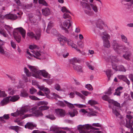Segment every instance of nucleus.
I'll list each match as a JSON object with an SVG mask.
<instances>
[{
	"label": "nucleus",
	"mask_w": 133,
	"mask_h": 133,
	"mask_svg": "<svg viewBox=\"0 0 133 133\" xmlns=\"http://www.w3.org/2000/svg\"><path fill=\"white\" fill-rule=\"evenodd\" d=\"M123 89V88L122 87H118L117 89H116V91L114 94V95L120 96L122 92L121 91Z\"/></svg>",
	"instance_id": "obj_22"
},
{
	"label": "nucleus",
	"mask_w": 133,
	"mask_h": 133,
	"mask_svg": "<svg viewBox=\"0 0 133 133\" xmlns=\"http://www.w3.org/2000/svg\"><path fill=\"white\" fill-rule=\"evenodd\" d=\"M6 96L7 95L5 93L4 91L0 90V97H4Z\"/></svg>",
	"instance_id": "obj_43"
},
{
	"label": "nucleus",
	"mask_w": 133,
	"mask_h": 133,
	"mask_svg": "<svg viewBox=\"0 0 133 133\" xmlns=\"http://www.w3.org/2000/svg\"><path fill=\"white\" fill-rule=\"evenodd\" d=\"M32 3L28 4L25 5V8L27 9H30L32 7Z\"/></svg>",
	"instance_id": "obj_63"
},
{
	"label": "nucleus",
	"mask_w": 133,
	"mask_h": 133,
	"mask_svg": "<svg viewBox=\"0 0 133 133\" xmlns=\"http://www.w3.org/2000/svg\"><path fill=\"white\" fill-rule=\"evenodd\" d=\"M61 11L63 12H66V13L68 12L71 14V12H70V11L69 10H67L65 6L62 7Z\"/></svg>",
	"instance_id": "obj_46"
},
{
	"label": "nucleus",
	"mask_w": 133,
	"mask_h": 133,
	"mask_svg": "<svg viewBox=\"0 0 133 133\" xmlns=\"http://www.w3.org/2000/svg\"><path fill=\"white\" fill-rule=\"evenodd\" d=\"M10 97L9 100L13 102H15L17 101L19 98V95H15L12 96V97Z\"/></svg>",
	"instance_id": "obj_27"
},
{
	"label": "nucleus",
	"mask_w": 133,
	"mask_h": 133,
	"mask_svg": "<svg viewBox=\"0 0 133 133\" xmlns=\"http://www.w3.org/2000/svg\"><path fill=\"white\" fill-rule=\"evenodd\" d=\"M90 5L92 10L95 12L97 13L98 12V9L96 5H94L92 4H90Z\"/></svg>",
	"instance_id": "obj_34"
},
{
	"label": "nucleus",
	"mask_w": 133,
	"mask_h": 133,
	"mask_svg": "<svg viewBox=\"0 0 133 133\" xmlns=\"http://www.w3.org/2000/svg\"><path fill=\"white\" fill-rule=\"evenodd\" d=\"M5 18L11 20H15L17 18V16L16 15L13 14H6L5 15Z\"/></svg>",
	"instance_id": "obj_16"
},
{
	"label": "nucleus",
	"mask_w": 133,
	"mask_h": 133,
	"mask_svg": "<svg viewBox=\"0 0 133 133\" xmlns=\"http://www.w3.org/2000/svg\"><path fill=\"white\" fill-rule=\"evenodd\" d=\"M78 113V112L76 109H74L72 111H69L68 112V114L70 115L71 117H73L77 115Z\"/></svg>",
	"instance_id": "obj_28"
},
{
	"label": "nucleus",
	"mask_w": 133,
	"mask_h": 133,
	"mask_svg": "<svg viewBox=\"0 0 133 133\" xmlns=\"http://www.w3.org/2000/svg\"><path fill=\"white\" fill-rule=\"evenodd\" d=\"M63 17L64 19H66L67 18H71V16L66 12L65 13L63 14Z\"/></svg>",
	"instance_id": "obj_48"
},
{
	"label": "nucleus",
	"mask_w": 133,
	"mask_h": 133,
	"mask_svg": "<svg viewBox=\"0 0 133 133\" xmlns=\"http://www.w3.org/2000/svg\"><path fill=\"white\" fill-rule=\"evenodd\" d=\"M42 11L43 14L45 16H48L50 14V11L49 9L48 8L42 9Z\"/></svg>",
	"instance_id": "obj_21"
},
{
	"label": "nucleus",
	"mask_w": 133,
	"mask_h": 133,
	"mask_svg": "<svg viewBox=\"0 0 133 133\" xmlns=\"http://www.w3.org/2000/svg\"><path fill=\"white\" fill-rule=\"evenodd\" d=\"M58 128L55 127H52L50 128V130L52 131H56V132L57 131H58Z\"/></svg>",
	"instance_id": "obj_55"
},
{
	"label": "nucleus",
	"mask_w": 133,
	"mask_h": 133,
	"mask_svg": "<svg viewBox=\"0 0 133 133\" xmlns=\"http://www.w3.org/2000/svg\"><path fill=\"white\" fill-rule=\"evenodd\" d=\"M32 52L33 53L35 54L36 56H41V54L38 52H36L34 51H32Z\"/></svg>",
	"instance_id": "obj_62"
},
{
	"label": "nucleus",
	"mask_w": 133,
	"mask_h": 133,
	"mask_svg": "<svg viewBox=\"0 0 133 133\" xmlns=\"http://www.w3.org/2000/svg\"><path fill=\"white\" fill-rule=\"evenodd\" d=\"M20 33L24 38L25 37V30L22 27H19L15 28L13 31V35L14 39L16 41L19 43L21 40V37L18 34Z\"/></svg>",
	"instance_id": "obj_2"
},
{
	"label": "nucleus",
	"mask_w": 133,
	"mask_h": 133,
	"mask_svg": "<svg viewBox=\"0 0 133 133\" xmlns=\"http://www.w3.org/2000/svg\"><path fill=\"white\" fill-rule=\"evenodd\" d=\"M102 24L103 25H105V23L104 21L101 19H99L96 22V25L97 27L99 28L100 29H103V27L102 25L99 24V23Z\"/></svg>",
	"instance_id": "obj_15"
},
{
	"label": "nucleus",
	"mask_w": 133,
	"mask_h": 133,
	"mask_svg": "<svg viewBox=\"0 0 133 133\" xmlns=\"http://www.w3.org/2000/svg\"><path fill=\"white\" fill-rule=\"evenodd\" d=\"M111 70H108L106 71V74L108 78V80L110 79L111 75Z\"/></svg>",
	"instance_id": "obj_38"
},
{
	"label": "nucleus",
	"mask_w": 133,
	"mask_h": 133,
	"mask_svg": "<svg viewBox=\"0 0 133 133\" xmlns=\"http://www.w3.org/2000/svg\"><path fill=\"white\" fill-rule=\"evenodd\" d=\"M78 129L79 130L80 133H103L101 131H96L93 132L92 130L89 129L98 130L97 128H95L89 124L84 125H79L77 127Z\"/></svg>",
	"instance_id": "obj_1"
},
{
	"label": "nucleus",
	"mask_w": 133,
	"mask_h": 133,
	"mask_svg": "<svg viewBox=\"0 0 133 133\" xmlns=\"http://www.w3.org/2000/svg\"><path fill=\"white\" fill-rule=\"evenodd\" d=\"M2 45H0V53L5 56L7 55V52L4 51L3 47L2 46Z\"/></svg>",
	"instance_id": "obj_33"
},
{
	"label": "nucleus",
	"mask_w": 133,
	"mask_h": 133,
	"mask_svg": "<svg viewBox=\"0 0 133 133\" xmlns=\"http://www.w3.org/2000/svg\"><path fill=\"white\" fill-rule=\"evenodd\" d=\"M37 109L32 112L33 115L37 117L43 116V114L42 113V111L39 109V110H37Z\"/></svg>",
	"instance_id": "obj_14"
},
{
	"label": "nucleus",
	"mask_w": 133,
	"mask_h": 133,
	"mask_svg": "<svg viewBox=\"0 0 133 133\" xmlns=\"http://www.w3.org/2000/svg\"><path fill=\"white\" fill-rule=\"evenodd\" d=\"M82 93L85 96H87L89 94H90V93L88 92L82 90L81 91Z\"/></svg>",
	"instance_id": "obj_59"
},
{
	"label": "nucleus",
	"mask_w": 133,
	"mask_h": 133,
	"mask_svg": "<svg viewBox=\"0 0 133 133\" xmlns=\"http://www.w3.org/2000/svg\"><path fill=\"white\" fill-rule=\"evenodd\" d=\"M131 55V52L129 51H127L125 52L124 54L123 55V57L125 59L129 60L130 59L129 57Z\"/></svg>",
	"instance_id": "obj_24"
},
{
	"label": "nucleus",
	"mask_w": 133,
	"mask_h": 133,
	"mask_svg": "<svg viewBox=\"0 0 133 133\" xmlns=\"http://www.w3.org/2000/svg\"><path fill=\"white\" fill-rule=\"evenodd\" d=\"M58 39L60 42L61 44L63 45L64 43L66 42V40L67 39L66 38L64 37H59L58 38Z\"/></svg>",
	"instance_id": "obj_19"
},
{
	"label": "nucleus",
	"mask_w": 133,
	"mask_h": 133,
	"mask_svg": "<svg viewBox=\"0 0 133 133\" xmlns=\"http://www.w3.org/2000/svg\"><path fill=\"white\" fill-rule=\"evenodd\" d=\"M103 36L102 37L103 39L104 47L109 48L110 46V43L108 39L109 38V35L107 33L104 32H103Z\"/></svg>",
	"instance_id": "obj_6"
},
{
	"label": "nucleus",
	"mask_w": 133,
	"mask_h": 133,
	"mask_svg": "<svg viewBox=\"0 0 133 133\" xmlns=\"http://www.w3.org/2000/svg\"><path fill=\"white\" fill-rule=\"evenodd\" d=\"M72 22L70 19H68L65 21L63 23V25H62L61 27L62 29L64 30L66 33H68V31L67 29L64 27L68 26L67 29H69L70 26L72 25Z\"/></svg>",
	"instance_id": "obj_10"
},
{
	"label": "nucleus",
	"mask_w": 133,
	"mask_h": 133,
	"mask_svg": "<svg viewBox=\"0 0 133 133\" xmlns=\"http://www.w3.org/2000/svg\"><path fill=\"white\" fill-rule=\"evenodd\" d=\"M73 68L74 69L76 70L78 72H82V67L81 66L75 65L73 66Z\"/></svg>",
	"instance_id": "obj_31"
},
{
	"label": "nucleus",
	"mask_w": 133,
	"mask_h": 133,
	"mask_svg": "<svg viewBox=\"0 0 133 133\" xmlns=\"http://www.w3.org/2000/svg\"><path fill=\"white\" fill-rule=\"evenodd\" d=\"M88 103L89 104H90L91 105L97 104V102L93 100H89Z\"/></svg>",
	"instance_id": "obj_49"
},
{
	"label": "nucleus",
	"mask_w": 133,
	"mask_h": 133,
	"mask_svg": "<svg viewBox=\"0 0 133 133\" xmlns=\"http://www.w3.org/2000/svg\"><path fill=\"white\" fill-rule=\"evenodd\" d=\"M35 35L32 32H30L27 34V35L31 38H34L36 40H39L41 35V30L39 29H38L35 31Z\"/></svg>",
	"instance_id": "obj_4"
},
{
	"label": "nucleus",
	"mask_w": 133,
	"mask_h": 133,
	"mask_svg": "<svg viewBox=\"0 0 133 133\" xmlns=\"http://www.w3.org/2000/svg\"><path fill=\"white\" fill-rule=\"evenodd\" d=\"M56 114L61 117H64L65 115V111L62 109H58L55 110Z\"/></svg>",
	"instance_id": "obj_13"
},
{
	"label": "nucleus",
	"mask_w": 133,
	"mask_h": 133,
	"mask_svg": "<svg viewBox=\"0 0 133 133\" xmlns=\"http://www.w3.org/2000/svg\"><path fill=\"white\" fill-rule=\"evenodd\" d=\"M10 44L11 47L14 49L16 48V44L15 42L13 40H11L10 41Z\"/></svg>",
	"instance_id": "obj_45"
},
{
	"label": "nucleus",
	"mask_w": 133,
	"mask_h": 133,
	"mask_svg": "<svg viewBox=\"0 0 133 133\" xmlns=\"http://www.w3.org/2000/svg\"><path fill=\"white\" fill-rule=\"evenodd\" d=\"M113 48L114 50L116 51L122 50L124 48L123 46L118 44L115 41H114L112 43Z\"/></svg>",
	"instance_id": "obj_12"
},
{
	"label": "nucleus",
	"mask_w": 133,
	"mask_h": 133,
	"mask_svg": "<svg viewBox=\"0 0 133 133\" xmlns=\"http://www.w3.org/2000/svg\"><path fill=\"white\" fill-rule=\"evenodd\" d=\"M53 24L51 22H49L48 23L47 29L46 30V32L48 33H49L48 31H49L50 30Z\"/></svg>",
	"instance_id": "obj_35"
},
{
	"label": "nucleus",
	"mask_w": 133,
	"mask_h": 133,
	"mask_svg": "<svg viewBox=\"0 0 133 133\" xmlns=\"http://www.w3.org/2000/svg\"><path fill=\"white\" fill-rule=\"evenodd\" d=\"M20 96L24 97H25V91L24 89L22 90L21 91Z\"/></svg>",
	"instance_id": "obj_60"
},
{
	"label": "nucleus",
	"mask_w": 133,
	"mask_h": 133,
	"mask_svg": "<svg viewBox=\"0 0 133 133\" xmlns=\"http://www.w3.org/2000/svg\"><path fill=\"white\" fill-rule=\"evenodd\" d=\"M39 78H41V75H42L43 77L45 78L46 77L48 76V73L45 70H40V72H39Z\"/></svg>",
	"instance_id": "obj_23"
},
{
	"label": "nucleus",
	"mask_w": 133,
	"mask_h": 133,
	"mask_svg": "<svg viewBox=\"0 0 133 133\" xmlns=\"http://www.w3.org/2000/svg\"><path fill=\"white\" fill-rule=\"evenodd\" d=\"M9 118V114H5L3 117H0V121L3 123L5 122V121L4 120L8 119Z\"/></svg>",
	"instance_id": "obj_26"
},
{
	"label": "nucleus",
	"mask_w": 133,
	"mask_h": 133,
	"mask_svg": "<svg viewBox=\"0 0 133 133\" xmlns=\"http://www.w3.org/2000/svg\"><path fill=\"white\" fill-rule=\"evenodd\" d=\"M29 48L31 50H33L35 49H37L38 50L39 49V48L35 45H30Z\"/></svg>",
	"instance_id": "obj_44"
},
{
	"label": "nucleus",
	"mask_w": 133,
	"mask_h": 133,
	"mask_svg": "<svg viewBox=\"0 0 133 133\" xmlns=\"http://www.w3.org/2000/svg\"><path fill=\"white\" fill-rule=\"evenodd\" d=\"M102 99L105 101H107L109 103H111L114 106L117 107H120V103H118L117 101H114L112 99H110L109 97L107 95H105L102 97Z\"/></svg>",
	"instance_id": "obj_9"
},
{
	"label": "nucleus",
	"mask_w": 133,
	"mask_h": 133,
	"mask_svg": "<svg viewBox=\"0 0 133 133\" xmlns=\"http://www.w3.org/2000/svg\"><path fill=\"white\" fill-rule=\"evenodd\" d=\"M28 66L32 72V76L36 78H39V74L40 72L38 69L35 66L28 65Z\"/></svg>",
	"instance_id": "obj_8"
},
{
	"label": "nucleus",
	"mask_w": 133,
	"mask_h": 133,
	"mask_svg": "<svg viewBox=\"0 0 133 133\" xmlns=\"http://www.w3.org/2000/svg\"><path fill=\"white\" fill-rule=\"evenodd\" d=\"M37 107L35 106L31 108L30 106H25V112L28 111L30 112H32L34 110L37 109Z\"/></svg>",
	"instance_id": "obj_20"
},
{
	"label": "nucleus",
	"mask_w": 133,
	"mask_h": 133,
	"mask_svg": "<svg viewBox=\"0 0 133 133\" xmlns=\"http://www.w3.org/2000/svg\"><path fill=\"white\" fill-rule=\"evenodd\" d=\"M118 71L123 72H125L126 71L124 67L122 65L119 66H118Z\"/></svg>",
	"instance_id": "obj_36"
},
{
	"label": "nucleus",
	"mask_w": 133,
	"mask_h": 133,
	"mask_svg": "<svg viewBox=\"0 0 133 133\" xmlns=\"http://www.w3.org/2000/svg\"><path fill=\"white\" fill-rule=\"evenodd\" d=\"M45 117L48 118L52 120L55 119L56 118L54 115H51L46 116Z\"/></svg>",
	"instance_id": "obj_47"
},
{
	"label": "nucleus",
	"mask_w": 133,
	"mask_h": 133,
	"mask_svg": "<svg viewBox=\"0 0 133 133\" xmlns=\"http://www.w3.org/2000/svg\"><path fill=\"white\" fill-rule=\"evenodd\" d=\"M37 91V90L34 88H32L30 89V92L31 94H33Z\"/></svg>",
	"instance_id": "obj_52"
},
{
	"label": "nucleus",
	"mask_w": 133,
	"mask_h": 133,
	"mask_svg": "<svg viewBox=\"0 0 133 133\" xmlns=\"http://www.w3.org/2000/svg\"><path fill=\"white\" fill-rule=\"evenodd\" d=\"M23 81H20L19 82V85L17 86V88H23L24 87L23 85L24 84L23 83Z\"/></svg>",
	"instance_id": "obj_53"
},
{
	"label": "nucleus",
	"mask_w": 133,
	"mask_h": 133,
	"mask_svg": "<svg viewBox=\"0 0 133 133\" xmlns=\"http://www.w3.org/2000/svg\"><path fill=\"white\" fill-rule=\"evenodd\" d=\"M36 125L35 124H34L32 123L28 122L25 124V128H27L28 129H32L34 127H36Z\"/></svg>",
	"instance_id": "obj_18"
},
{
	"label": "nucleus",
	"mask_w": 133,
	"mask_h": 133,
	"mask_svg": "<svg viewBox=\"0 0 133 133\" xmlns=\"http://www.w3.org/2000/svg\"><path fill=\"white\" fill-rule=\"evenodd\" d=\"M29 98L32 100L37 101V100H40V99L36 97L35 96L33 95H31L29 96Z\"/></svg>",
	"instance_id": "obj_41"
},
{
	"label": "nucleus",
	"mask_w": 133,
	"mask_h": 133,
	"mask_svg": "<svg viewBox=\"0 0 133 133\" xmlns=\"http://www.w3.org/2000/svg\"><path fill=\"white\" fill-rule=\"evenodd\" d=\"M64 102L66 104L67 106L69 108H73L74 107V105L70 103L67 101H66L64 100Z\"/></svg>",
	"instance_id": "obj_42"
},
{
	"label": "nucleus",
	"mask_w": 133,
	"mask_h": 133,
	"mask_svg": "<svg viewBox=\"0 0 133 133\" xmlns=\"http://www.w3.org/2000/svg\"><path fill=\"white\" fill-rule=\"evenodd\" d=\"M43 91L45 92V93L46 94H48L50 93V91L49 89L48 88H45L44 87Z\"/></svg>",
	"instance_id": "obj_58"
},
{
	"label": "nucleus",
	"mask_w": 133,
	"mask_h": 133,
	"mask_svg": "<svg viewBox=\"0 0 133 133\" xmlns=\"http://www.w3.org/2000/svg\"><path fill=\"white\" fill-rule=\"evenodd\" d=\"M126 117L128 119H126L125 127L130 130V132H126L125 133H133V128L132 125H133V119L132 117L130 115H127Z\"/></svg>",
	"instance_id": "obj_3"
},
{
	"label": "nucleus",
	"mask_w": 133,
	"mask_h": 133,
	"mask_svg": "<svg viewBox=\"0 0 133 133\" xmlns=\"http://www.w3.org/2000/svg\"><path fill=\"white\" fill-rule=\"evenodd\" d=\"M10 97H7L4 98L1 102V105L3 106L7 104L9 101Z\"/></svg>",
	"instance_id": "obj_25"
},
{
	"label": "nucleus",
	"mask_w": 133,
	"mask_h": 133,
	"mask_svg": "<svg viewBox=\"0 0 133 133\" xmlns=\"http://www.w3.org/2000/svg\"><path fill=\"white\" fill-rule=\"evenodd\" d=\"M29 50H27L26 51L27 54L29 55V56H27V57L29 59H31V57L33 56L34 57L36 58L37 59H39V58L38 57H37L36 56H35L31 54L29 52Z\"/></svg>",
	"instance_id": "obj_32"
},
{
	"label": "nucleus",
	"mask_w": 133,
	"mask_h": 133,
	"mask_svg": "<svg viewBox=\"0 0 133 133\" xmlns=\"http://www.w3.org/2000/svg\"><path fill=\"white\" fill-rule=\"evenodd\" d=\"M25 74L28 77H30L31 76V73L29 71V70L25 68Z\"/></svg>",
	"instance_id": "obj_56"
},
{
	"label": "nucleus",
	"mask_w": 133,
	"mask_h": 133,
	"mask_svg": "<svg viewBox=\"0 0 133 133\" xmlns=\"http://www.w3.org/2000/svg\"><path fill=\"white\" fill-rule=\"evenodd\" d=\"M14 1L19 6H21L22 3L19 0H14Z\"/></svg>",
	"instance_id": "obj_61"
},
{
	"label": "nucleus",
	"mask_w": 133,
	"mask_h": 133,
	"mask_svg": "<svg viewBox=\"0 0 133 133\" xmlns=\"http://www.w3.org/2000/svg\"><path fill=\"white\" fill-rule=\"evenodd\" d=\"M38 2L40 4H42L46 6H48V4L44 0H38Z\"/></svg>",
	"instance_id": "obj_40"
},
{
	"label": "nucleus",
	"mask_w": 133,
	"mask_h": 133,
	"mask_svg": "<svg viewBox=\"0 0 133 133\" xmlns=\"http://www.w3.org/2000/svg\"><path fill=\"white\" fill-rule=\"evenodd\" d=\"M81 5L82 6L85 12L87 15H92V11H91V8L89 5L87 3L81 1L80 2Z\"/></svg>",
	"instance_id": "obj_5"
},
{
	"label": "nucleus",
	"mask_w": 133,
	"mask_h": 133,
	"mask_svg": "<svg viewBox=\"0 0 133 133\" xmlns=\"http://www.w3.org/2000/svg\"><path fill=\"white\" fill-rule=\"evenodd\" d=\"M57 104L58 105L62 107H64L65 106L63 102L62 101H58Z\"/></svg>",
	"instance_id": "obj_51"
},
{
	"label": "nucleus",
	"mask_w": 133,
	"mask_h": 133,
	"mask_svg": "<svg viewBox=\"0 0 133 133\" xmlns=\"http://www.w3.org/2000/svg\"><path fill=\"white\" fill-rule=\"evenodd\" d=\"M0 34L2 35L5 37H8V35L4 30H2L0 29Z\"/></svg>",
	"instance_id": "obj_39"
},
{
	"label": "nucleus",
	"mask_w": 133,
	"mask_h": 133,
	"mask_svg": "<svg viewBox=\"0 0 133 133\" xmlns=\"http://www.w3.org/2000/svg\"><path fill=\"white\" fill-rule=\"evenodd\" d=\"M49 107L43 105L39 107V109L41 111H42V110H44L49 109Z\"/></svg>",
	"instance_id": "obj_37"
},
{
	"label": "nucleus",
	"mask_w": 133,
	"mask_h": 133,
	"mask_svg": "<svg viewBox=\"0 0 133 133\" xmlns=\"http://www.w3.org/2000/svg\"><path fill=\"white\" fill-rule=\"evenodd\" d=\"M85 87L88 90H92L93 88L91 85L90 84H87L85 85Z\"/></svg>",
	"instance_id": "obj_50"
},
{
	"label": "nucleus",
	"mask_w": 133,
	"mask_h": 133,
	"mask_svg": "<svg viewBox=\"0 0 133 133\" xmlns=\"http://www.w3.org/2000/svg\"><path fill=\"white\" fill-rule=\"evenodd\" d=\"M21 128L17 126H11L9 128L12 130H15L16 132L18 133Z\"/></svg>",
	"instance_id": "obj_30"
},
{
	"label": "nucleus",
	"mask_w": 133,
	"mask_h": 133,
	"mask_svg": "<svg viewBox=\"0 0 133 133\" xmlns=\"http://www.w3.org/2000/svg\"><path fill=\"white\" fill-rule=\"evenodd\" d=\"M109 107L110 108H111L112 110V112L117 117L120 118L121 122H120V124L121 125H124L125 123L124 120L121 117V115L117 111L116 108H115L114 106H112L111 104H109Z\"/></svg>",
	"instance_id": "obj_7"
},
{
	"label": "nucleus",
	"mask_w": 133,
	"mask_h": 133,
	"mask_svg": "<svg viewBox=\"0 0 133 133\" xmlns=\"http://www.w3.org/2000/svg\"><path fill=\"white\" fill-rule=\"evenodd\" d=\"M66 42L68 46H71L72 48L76 49L77 45L73 43L72 41L70 39H67V40H66Z\"/></svg>",
	"instance_id": "obj_17"
},
{
	"label": "nucleus",
	"mask_w": 133,
	"mask_h": 133,
	"mask_svg": "<svg viewBox=\"0 0 133 133\" xmlns=\"http://www.w3.org/2000/svg\"><path fill=\"white\" fill-rule=\"evenodd\" d=\"M25 113V106H23L19 110H17L16 112L12 113L11 115L14 117H17L19 115L21 116L24 115Z\"/></svg>",
	"instance_id": "obj_11"
},
{
	"label": "nucleus",
	"mask_w": 133,
	"mask_h": 133,
	"mask_svg": "<svg viewBox=\"0 0 133 133\" xmlns=\"http://www.w3.org/2000/svg\"><path fill=\"white\" fill-rule=\"evenodd\" d=\"M80 62V60L76 58H74L73 59H71L70 61V63L74 65H75V63H79Z\"/></svg>",
	"instance_id": "obj_29"
},
{
	"label": "nucleus",
	"mask_w": 133,
	"mask_h": 133,
	"mask_svg": "<svg viewBox=\"0 0 133 133\" xmlns=\"http://www.w3.org/2000/svg\"><path fill=\"white\" fill-rule=\"evenodd\" d=\"M118 77L119 78L122 79L123 81L126 78V77L125 76L123 75H119L118 76Z\"/></svg>",
	"instance_id": "obj_64"
},
{
	"label": "nucleus",
	"mask_w": 133,
	"mask_h": 133,
	"mask_svg": "<svg viewBox=\"0 0 133 133\" xmlns=\"http://www.w3.org/2000/svg\"><path fill=\"white\" fill-rule=\"evenodd\" d=\"M121 37L123 41L125 43H127V37L123 35H122Z\"/></svg>",
	"instance_id": "obj_54"
},
{
	"label": "nucleus",
	"mask_w": 133,
	"mask_h": 133,
	"mask_svg": "<svg viewBox=\"0 0 133 133\" xmlns=\"http://www.w3.org/2000/svg\"><path fill=\"white\" fill-rule=\"evenodd\" d=\"M77 44L79 47L81 48H83L84 46L83 43L82 41H80L78 42Z\"/></svg>",
	"instance_id": "obj_57"
}]
</instances>
